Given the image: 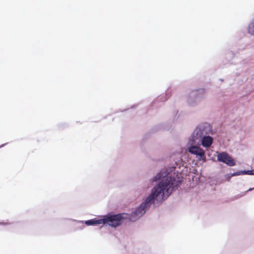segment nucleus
<instances>
[{
    "instance_id": "0eeeda50",
    "label": "nucleus",
    "mask_w": 254,
    "mask_h": 254,
    "mask_svg": "<svg viewBox=\"0 0 254 254\" xmlns=\"http://www.w3.org/2000/svg\"><path fill=\"white\" fill-rule=\"evenodd\" d=\"M85 223L88 225H98L102 224H104V220L103 218L98 220L91 219L86 221Z\"/></svg>"
},
{
    "instance_id": "7ed1b4c3",
    "label": "nucleus",
    "mask_w": 254,
    "mask_h": 254,
    "mask_svg": "<svg viewBox=\"0 0 254 254\" xmlns=\"http://www.w3.org/2000/svg\"><path fill=\"white\" fill-rule=\"evenodd\" d=\"M217 159L219 161L225 163L230 166L235 165V160L225 152L220 153L218 154Z\"/></svg>"
},
{
    "instance_id": "20e7f679",
    "label": "nucleus",
    "mask_w": 254,
    "mask_h": 254,
    "mask_svg": "<svg viewBox=\"0 0 254 254\" xmlns=\"http://www.w3.org/2000/svg\"><path fill=\"white\" fill-rule=\"evenodd\" d=\"M189 151L192 154L199 156V160H205V156L204 151L201 148L192 146L189 148Z\"/></svg>"
},
{
    "instance_id": "1a4fd4ad",
    "label": "nucleus",
    "mask_w": 254,
    "mask_h": 254,
    "mask_svg": "<svg viewBox=\"0 0 254 254\" xmlns=\"http://www.w3.org/2000/svg\"><path fill=\"white\" fill-rule=\"evenodd\" d=\"M253 171L252 170H249L248 171H244L242 172V174H248V175H253Z\"/></svg>"
},
{
    "instance_id": "9d476101",
    "label": "nucleus",
    "mask_w": 254,
    "mask_h": 254,
    "mask_svg": "<svg viewBox=\"0 0 254 254\" xmlns=\"http://www.w3.org/2000/svg\"><path fill=\"white\" fill-rule=\"evenodd\" d=\"M2 224H4V225H8L10 224V223H9L8 222H6L5 223H2Z\"/></svg>"
},
{
    "instance_id": "f03ea898",
    "label": "nucleus",
    "mask_w": 254,
    "mask_h": 254,
    "mask_svg": "<svg viewBox=\"0 0 254 254\" xmlns=\"http://www.w3.org/2000/svg\"><path fill=\"white\" fill-rule=\"evenodd\" d=\"M123 219L121 214L106 216L103 218L104 224L115 227L121 224Z\"/></svg>"
},
{
    "instance_id": "423d86ee",
    "label": "nucleus",
    "mask_w": 254,
    "mask_h": 254,
    "mask_svg": "<svg viewBox=\"0 0 254 254\" xmlns=\"http://www.w3.org/2000/svg\"><path fill=\"white\" fill-rule=\"evenodd\" d=\"M212 138L209 136H204L202 139V145L204 147H209L212 143Z\"/></svg>"
},
{
    "instance_id": "f257e3e1",
    "label": "nucleus",
    "mask_w": 254,
    "mask_h": 254,
    "mask_svg": "<svg viewBox=\"0 0 254 254\" xmlns=\"http://www.w3.org/2000/svg\"><path fill=\"white\" fill-rule=\"evenodd\" d=\"M175 187L176 186H174L171 178L167 177L160 182L154 188L151 193L146 198L144 202L131 213L130 220L132 221H135L145 213V208L149 206V204L153 203L155 198L159 200L163 199L164 197H168Z\"/></svg>"
},
{
    "instance_id": "9b49d317",
    "label": "nucleus",
    "mask_w": 254,
    "mask_h": 254,
    "mask_svg": "<svg viewBox=\"0 0 254 254\" xmlns=\"http://www.w3.org/2000/svg\"><path fill=\"white\" fill-rule=\"evenodd\" d=\"M253 190L252 189H249L248 191H250V190Z\"/></svg>"
},
{
    "instance_id": "f8f14e48",
    "label": "nucleus",
    "mask_w": 254,
    "mask_h": 254,
    "mask_svg": "<svg viewBox=\"0 0 254 254\" xmlns=\"http://www.w3.org/2000/svg\"><path fill=\"white\" fill-rule=\"evenodd\" d=\"M253 175H254V173H253Z\"/></svg>"
},
{
    "instance_id": "39448f33",
    "label": "nucleus",
    "mask_w": 254,
    "mask_h": 254,
    "mask_svg": "<svg viewBox=\"0 0 254 254\" xmlns=\"http://www.w3.org/2000/svg\"><path fill=\"white\" fill-rule=\"evenodd\" d=\"M201 129L200 128H196L191 136V138L190 139L189 143L191 144L195 143V140L201 137Z\"/></svg>"
},
{
    "instance_id": "6e6552de",
    "label": "nucleus",
    "mask_w": 254,
    "mask_h": 254,
    "mask_svg": "<svg viewBox=\"0 0 254 254\" xmlns=\"http://www.w3.org/2000/svg\"><path fill=\"white\" fill-rule=\"evenodd\" d=\"M248 32L252 35H254V17L248 27Z\"/></svg>"
}]
</instances>
